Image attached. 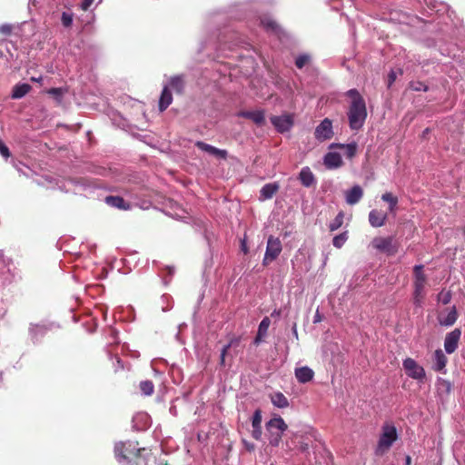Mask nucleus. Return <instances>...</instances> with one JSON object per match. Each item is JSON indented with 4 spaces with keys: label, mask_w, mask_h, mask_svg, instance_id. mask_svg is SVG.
<instances>
[{
    "label": "nucleus",
    "mask_w": 465,
    "mask_h": 465,
    "mask_svg": "<svg viewBox=\"0 0 465 465\" xmlns=\"http://www.w3.org/2000/svg\"><path fill=\"white\" fill-rule=\"evenodd\" d=\"M381 200L387 204L388 212L395 216V212L398 204L397 196L393 195L391 193H385L381 195Z\"/></svg>",
    "instance_id": "22"
},
{
    "label": "nucleus",
    "mask_w": 465,
    "mask_h": 465,
    "mask_svg": "<svg viewBox=\"0 0 465 465\" xmlns=\"http://www.w3.org/2000/svg\"><path fill=\"white\" fill-rule=\"evenodd\" d=\"M281 315V310H274L272 313V317H279Z\"/></svg>",
    "instance_id": "52"
},
{
    "label": "nucleus",
    "mask_w": 465,
    "mask_h": 465,
    "mask_svg": "<svg viewBox=\"0 0 465 465\" xmlns=\"http://www.w3.org/2000/svg\"><path fill=\"white\" fill-rule=\"evenodd\" d=\"M432 361V369L435 371L440 372L442 374L447 373L446 364L448 362V359L447 356L442 351V350L438 349L435 351Z\"/></svg>",
    "instance_id": "11"
},
{
    "label": "nucleus",
    "mask_w": 465,
    "mask_h": 465,
    "mask_svg": "<svg viewBox=\"0 0 465 465\" xmlns=\"http://www.w3.org/2000/svg\"><path fill=\"white\" fill-rule=\"evenodd\" d=\"M299 433H292V435L286 440L285 445L288 450H292L298 447Z\"/></svg>",
    "instance_id": "33"
},
{
    "label": "nucleus",
    "mask_w": 465,
    "mask_h": 465,
    "mask_svg": "<svg viewBox=\"0 0 465 465\" xmlns=\"http://www.w3.org/2000/svg\"><path fill=\"white\" fill-rule=\"evenodd\" d=\"M398 439L396 427L391 423H384L380 433V455L388 451Z\"/></svg>",
    "instance_id": "3"
},
{
    "label": "nucleus",
    "mask_w": 465,
    "mask_h": 465,
    "mask_svg": "<svg viewBox=\"0 0 465 465\" xmlns=\"http://www.w3.org/2000/svg\"><path fill=\"white\" fill-rule=\"evenodd\" d=\"M142 393L145 396H151L154 391V386L151 381H143L139 384Z\"/></svg>",
    "instance_id": "28"
},
{
    "label": "nucleus",
    "mask_w": 465,
    "mask_h": 465,
    "mask_svg": "<svg viewBox=\"0 0 465 465\" xmlns=\"http://www.w3.org/2000/svg\"><path fill=\"white\" fill-rule=\"evenodd\" d=\"M242 442H243V444H244L245 448H246L249 451H252V450H254L255 446H254V444H253V443L248 442L247 440H242Z\"/></svg>",
    "instance_id": "49"
},
{
    "label": "nucleus",
    "mask_w": 465,
    "mask_h": 465,
    "mask_svg": "<svg viewBox=\"0 0 465 465\" xmlns=\"http://www.w3.org/2000/svg\"><path fill=\"white\" fill-rule=\"evenodd\" d=\"M212 155H213L217 158L226 159L228 153L226 150H222V149H218L215 147L212 153Z\"/></svg>",
    "instance_id": "40"
},
{
    "label": "nucleus",
    "mask_w": 465,
    "mask_h": 465,
    "mask_svg": "<svg viewBox=\"0 0 465 465\" xmlns=\"http://www.w3.org/2000/svg\"><path fill=\"white\" fill-rule=\"evenodd\" d=\"M460 336L461 331L458 328L447 333L444 339V350L448 354H451L457 350Z\"/></svg>",
    "instance_id": "8"
},
{
    "label": "nucleus",
    "mask_w": 465,
    "mask_h": 465,
    "mask_svg": "<svg viewBox=\"0 0 465 465\" xmlns=\"http://www.w3.org/2000/svg\"><path fill=\"white\" fill-rule=\"evenodd\" d=\"M371 246L375 249H378V242L376 241V239H374L372 242H371Z\"/></svg>",
    "instance_id": "55"
},
{
    "label": "nucleus",
    "mask_w": 465,
    "mask_h": 465,
    "mask_svg": "<svg viewBox=\"0 0 465 465\" xmlns=\"http://www.w3.org/2000/svg\"><path fill=\"white\" fill-rule=\"evenodd\" d=\"M314 135L319 141L331 139L333 135L331 121L328 118L322 121V123L316 127Z\"/></svg>",
    "instance_id": "9"
},
{
    "label": "nucleus",
    "mask_w": 465,
    "mask_h": 465,
    "mask_svg": "<svg viewBox=\"0 0 465 465\" xmlns=\"http://www.w3.org/2000/svg\"><path fill=\"white\" fill-rule=\"evenodd\" d=\"M61 21L64 27H70L73 24V15L64 12L62 14Z\"/></svg>",
    "instance_id": "38"
},
{
    "label": "nucleus",
    "mask_w": 465,
    "mask_h": 465,
    "mask_svg": "<svg viewBox=\"0 0 465 465\" xmlns=\"http://www.w3.org/2000/svg\"><path fill=\"white\" fill-rule=\"evenodd\" d=\"M299 180L301 183L307 188L314 185L316 183L315 176L308 166L301 170Z\"/></svg>",
    "instance_id": "15"
},
{
    "label": "nucleus",
    "mask_w": 465,
    "mask_h": 465,
    "mask_svg": "<svg viewBox=\"0 0 465 465\" xmlns=\"http://www.w3.org/2000/svg\"><path fill=\"white\" fill-rule=\"evenodd\" d=\"M405 464L406 465H411V456L407 455L405 457Z\"/></svg>",
    "instance_id": "54"
},
{
    "label": "nucleus",
    "mask_w": 465,
    "mask_h": 465,
    "mask_svg": "<svg viewBox=\"0 0 465 465\" xmlns=\"http://www.w3.org/2000/svg\"><path fill=\"white\" fill-rule=\"evenodd\" d=\"M195 146L197 148H199L200 150L208 153L209 154H212L213 149L215 148L214 146H213L211 144H208V143H206L204 142H202V141H197L195 143Z\"/></svg>",
    "instance_id": "37"
},
{
    "label": "nucleus",
    "mask_w": 465,
    "mask_h": 465,
    "mask_svg": "<svg viewBox=\"0 0 465 465\" xmlns=\"http://www.w3.org/2000/svg\"><path fill=\"white\" fill-rule=\"evenodd\" d=\"M32 89L29 84H17L13 87L11 97L13 99H20L26 95Z\"/></svg>",
    "instance_id": "23"
},
{
    "label": "nucleus",
    "mask_w": 465,
    "mask_h": 465,
    "mask_svg": "<svg viewBox=\"0 0 465 465\" xmlns=\"http://www.w3.org/2000/svg\"><path fill=\"white\" fill-rule=\"evenodd\" d=\"M261 25L268 31H272V32H276L278 30V24L269 18V17H264V18H262L261 19Z\"/></svg>",
    "instance_id": "32"
},
{
    "label": "nucleus",
    "mask_w": 465,
    "mask_h": 465,
    "mask_svg": "<svg viewBox=\"0 0 465 465\" xmlns=\"http://www.w3.org/2000/svg\"><path fill=\"white\" fill-rule=\"evenodd\" d=\"M265 426L268 432L269 444L272 447H278L283 433L288 429V425L281 416H275L268 420Z\"/></svg>",
    "instance_id": "2"
},
{
    "label": "nucleus",
    "mask_w": 465,
    "mask_h": 465,
    "mask_svg": "<svg viewBox=\"0 0 465 465\" xmlns=\"http://www.w3.org/2000/svg\"><path fill=\"white\" fill-rule=\"evenodd\" d=\"M272 403L280 409H284L289 406V401L283 393L278 391L270 395Z\"/></svg>",
    "instance_id": "24"
},
{
    "label": "nucleus",
    "mask_w": 465,
    "mask_h": 465,
    "mask_svg": "<svg viewBox=\"0 0 465 465\" xmlns=\"http://www.w3.org/2000/svg\"><path fill=\"white\" fill-rule=\"evenodd\" d=\"M278 190L279 185L276 183H266L261 189V197L264 200L271 199Z\"/></svg>",
    "instance_id": "25"
},
{
    "label": "nucleus",
    "mask_w": 465,
    "mask_h": 465,
    "mask_svg": "<svg viewBox=\"0 0 465 465\" xmlns=\"http://www.w3.org/2000/svg\"><path fill=\"white\" fill-rule=\"evenodd\" d=\"M309 62V56L308 55H300L295 60V65L298 68H302L307 63Z\"/></svg>",
    "instance_id": "39"
},
{
    "label": "nucleus",
    "mask_w": 465,
    "mask_h": 465,
    "mask_svg": "<svg viewBox=\"0 0 465 465\" xmlns=\"http://www.w3.org/2000/svg\"><path fill=\"white\" fill-rule=\"evenodd\" d=\"M324 164L327 168H338L341 166V156L338 153L330 152L324 156Z\"/></svg>",
    "instance_id": "18"
},
{
    "label": "nucleus",
    "mask_w": 465,
    "mask_h": 465,
    "mask_svg": "<svg viewBox=\"0 0 465 465\" xmlns=\"http://www.w3.org/2000/svg\"><path fill=\"white\" fill-rule=\"evenodd\" d=\"M271 325V320L269 317H264L259 324L258 333L260 336H267L268 329Z\"/></svg>",
    "instance_id": "34"
},
{
    "label": "nucleus",
    "mask_w": 465,
    "mask_h": 465,
    "mask_svg": "<svg viewBox=\"0 0 465 465\" xmlns=\"http://www.w3.org/2000/svg\"><path fill=\"white\" fill-rule=\"evenodd\" d=\"M438 382H439V384H440L442 387H444L446 389L447 392L450 391V390H451V383L449 381L441 379V378H439L438 379Z\"/></svg>",
    "instance_id": "44"
},
{
    "label": "nucleus",
    "mask_w": 465,
    "mask_h": 465,
    "mask_svg": "<svg viewBox=\"0 0 465 465\" xmlns=\"http://www.w3.org/2000/svg\"><path fill=\"white\" fill-rule=\"evenodd\" d=\"M241 249L243 252V253H245V254L248 253V252H249L245 239L242 240V242H241Z\"/></svg>",
    "instance_id": "50"
},
{
    "label": "nucleus",
    "mask_w": 465,
    "mask_h": 465,
    "mask_svg": "<svg viewBox=\"0 0 465 465\" xmlns=\"http://www.w3.org/2000/svg\"><path fill=\"white\" fill-rule=\"evenodd\" d=\"M385 219H386V215H384L382 218L380 217V223H379L380 227L383 225Z\"/></svg>",
    "instance_id": "56"
},
{
    "label": "nucleus",
    "mask_w": 465,
    "mask_h": 465,
    "mask_svg": "<svg viewBox=\"0 0 465 465\" xmlns=\"http://www.w3.org/2000/svg\"><path fill=\"white\" fill-rule=\"evenodd\" d=\"M402 366L406 374L411 379L419 381H422L425 379L424 368L412 358H406L402 362Z\"/></svg>",
    "instance_id": "7"
},
{
    "label": "nucleus",
    "mask_w": 465,
    "mask_h": 465,
    "mask_svg": "<svg viewBox=\"0 0 465 465\" xmlns=\"http://www.w3.org/2000/svg\"><path fill=\"white\" fill-rule=\"evenodd\" d=\"M0 154L7 159L10 156V152L8 147L5 144V143L0 139Z\"/></svg>",
    "instance_id": "42"
},
{
    "label": "nucleus",
    "mask_w": 465,
    "mask_h": 465,
    "mask_svg": "<svg viewBox=\"0 0 465 465\" xmlns=\"http://www.w3.org/2000/svg\"><path fill=\"white\" fill-rule=\"evenodd\" d=\"M414 304L421 306L424 299V288L426 283V275L423 273V265L418 264L414 266Z\"/></svg>",
    "instance_id": "4"
},
{
    "label": "nucleus",
    "mask_w": 465,
    "mask_h": 465,
    "mask_svg": "<svg viewBox=\"0 0 465 465\" xmlns=\"http://www.w3.org/2000/svg\"><path fill=\"white\" fill-rule=\"evenodd\" d=\"M438 302H441L442 304H448L451 301V292L450 291H441L438 294Z\"/></svg>",
    "instance_id": "36"
},
{
    "label": "nucleus",
    "mask_w": 465,
    "mask_h": 465,
    "mask_svg": "<svg viewBox=\"0 0 465 465\" xmlns=\"http://www.w3.org/2000/svg\"><path fill=\"white\" fill-rule=\"evenodd\" d=\"M105 203L113 207L118 208L120 210H128L131 205L129 203H126L123 197L121 196H114L109 195L105 197Z\"/></svg>",
    "instance_id": "19"
},
{
    "label": "nucleus",
    "mask_w": 465,
    "mask_h": 465,
    "mask_svg": "<svg viewBox=\"0 0 465 465\" xmlns=\"http://www.w3.org/2000/svg\"><path fill=\"white\" fill-rule=\"evenodd\" d=\"M343 221H344V213H343V212H340L336 215V217L333 219V221L330 223V224H329L330 231L334 232V231L338 230L343 224Z\"/></svg>",
    "instance_id": "29"
},
{
    "label": "nucleus",
    "mask_w": 465,
    "mask_h": 465,
    "mask_svg": "<svg viewBox=\"0 0 465 465\" xmlns=\"http://www.w3.org/2000/svg\"><path fill=\"white\" fill-rule=\"evenodd\" d=\"M13 32V25L9 24H5L0 25V34L4 35H10Z\"/></svg>",
    "instance_id": "41"
},
{
    "label": "nucleus",
    "mask_w": 465,
    "mask_h": 465,
    "mask_svg": "<svg viewBox=\"0 0 465 465\" xmlns=\"http://www.w3.org/2000/svg\"><path fill=\"white\" fill-rule=\"evenodd\" d=\"M314 376L313 371L307 367H301L295 370V377L301 383H306L312 380Z\"/></svg>",
    "instance_id": "17"
},
{
    "label": "nucleus",
    "mask_w": 465,
    "mask_h": 465,
    "mask_svg": "<svg viewBox=\"0 0 465 465\" xmlns=\"http://www.w3.org/2000/svg\"><path fill=\"white\" fill-rule=\"evenodd\" d=\"M292 332H293V335L298 338V331H297V325L296 323H294L293 327H292Z\"/></svg>",
    "instance_id": "53"
},
{
    "label": "nucleus",
    "mask_w": 465,
    "mask_h": 465,
    "mask_svg": "<svg viewBox=\"0 0 465 465\" xmlns=\"http://www.w3.org/2000/svg\"><path fill=\"white\" fill-rule=\"evenodd\" d=\"M458 318V313L455 306H452L450 311L448 312L446 316H440L439 317V323L441 326H451L453 325Z\"/></svg>",
    "instance_id": "21"
},
{
    "label": "nucleus",
    "mask_w": 465,
    "mask_h": 465,
    "mask_svg": "<svg viewBox=\"0 0 465 465\" xmlns=\"http://www.w3.org/2000/svg\"><path fill=\"white\" fill-rule=\"evenodd\" d=\"M237 115L239 117L246 118L252 120L257 125H263L265 124V115L264 111L256 110V111H240Z\"/></svg>",
    "instance_id": "12"
},
{
    "label": "nucleus",
    "mask_w": 465,
    "mask_h": 465,
    "mask_svg": "<svg viewBox=\"0 0 465 465\" xmlns=\"http://www.w3.org/2000/svg\"><path fill=\"white\" fill-rule=\"evenodd\" d=\"M349 98L347 116L351 130L361 129L367 117L366 104L361 94L356 89H350L345 93Z\"/></svg>",
    "instance_id": "1"
},
{
    "label": "nucleus",
    "mask_w": 465,
    "mask_h": 465,
    "mask_svg": "<svg viewBox=\"0 0 465 465\" xmlns=\"http://www.w3.org/2000/svg\"><path fill=\"white\" fill-rule=\"evenodd\" d=\"M240 342V338H232L228 344L223 346V348L221 351L220 355V365L222 367L225 366V357L228 353L229 349L233 345H238Z\"/></svg>",
    "instance_id": "27"
},
{
    "label": "nucleus",
    "mask_w": 465,
    "mask_h": 465,
    "mask_svg": "<svg viewBox=\"0 0 465 465\" xmlns=\"http://www.w3.org/2000/svg\"><path fill=\"white\" fill-rule=\"evenodd\" d=\"M282 246L280 239L272 235L269 236L267 240L265 254L262 260V264L266 266L270 262L276 260L280 253L282 252Z\"/></svg>",
    "instance_id": "5"
},
{
    "label": "nucleus",
    "mask_w": 465,
    "mask_h": 465,
    "mask_svg": "<svg viewBox=\"0 0 465 465\" xmlns=\"http://www.w3.org/2000/svg\"><path fill=\"white\" fill-rule=\"evenodd\" d=\"M265 337L266 336H260V333L257 332L256 337L253 340V344L256 346L259 345Z\"/></svg>",
    "instance_id": "48"
},
{
    "label": "nucleus",
    "mask_w": 465,
    "mask_h": 465,
    "mask_svg": "<svg viewBox=\"0 0 465 465\" xmlns=\"http://www.w3.org/2000/svg\"><path fill=\"white\" fill-rule=\"evenodd\" d=\"M271 123L280 133L288 132L293 125L292 117L289 114L272 116Z\"/></svg>",
    "instance_id": "10"
},
{
    "label": "nucleus",
    "mask_w": 465,
    "mask_h": 465,
    "mask_svg": "<svg viewBox=\"0 0 465 465\" xmlns=\"http://www.w3.org/2000/svg\"><path fill=\"white\" fill-rule=\"evenodd\" d=\"M93 3H94V0H83V2L81 4V7L84 11H86L89 9V7L92 5Z\"/></svg>",
    "instance_id": "46"
},
{
    "label": "nucleus",
    "mask_w": 465,
    "mask_h": 465,
    "mask_svg": "<svg viewBox=\"0 0 465 465\" xmlns=\"http://www.w3.org/2000/svg\"><path fill=\"white\" fill-rule=\"evenodd\" d=\"M321 321H322L321 314H320V313H319V312L317 311V312H316V314L314 315L313 322H314V323H317V322H320Z\"/></svg>",
    "instance_id": "51"
},
{
    "label": "nucleus",
    "mask_w": 465,
    "mask_h": 465,
    "mask_svg": "<svg viewBox=\"0 0 465 465\" xmlns=\"http://www.w3.org/2000/svg\"><path fill=\"white\" fill-rule=\"evenodd\" d=\"M173 102V95L168 86H164L160 99H159V110L160 112L165 111Z\"/></svg>",
    "instance_id": "20"
},
{
    "label": "nucleus",
    "mask_w": 465,
    "mask_h": 465,
    "mask_svg": "<svg viewBox=\"0 0 465 465\" xmlns=\"http://www.w3.org/2000/svg\"><path fill=\"white\" fill-rule=\"evenodd\" d=\"M369 221L373 227L378 226V213L375 210H372L369 214Z\"/></svg>",
    "instance_id": "43"
},
{
    "label": "nucleus",
    "mask_w": 465,
    "mask_h": 465,
    "mask_svg": "<svg viewBox=\"0 0 465 465\" xmlns=\"http://www.w3.org/2000/svg\"><path fill=\"white\" fill-rule=\"evenodd\" d=\"M363 192L361 186L355 185L345 193L346 203L350 205L357 203L362 197Z\"/></svg>",
    "instance_id": "16"
},
{
    "label": "nucleus",
    "mask_w": 465,
    "mask_h": 465,
    "mask_svg": "<svg viewBox=\"0 0 465 465\" xmlns=\"http://www.w3.org/2000/svg\"><path fill=\"white\" fill-rule=\"evenodd\" d=\"M124 447V444L117 446L115 448V452L118 457L127 460L126 465H147V460L152 456L150 450H146L144 448L139 449L134 459H129L125 454L120 451V449H123Z\"/></svg>",
    "instance_id": "6"
},
{
    "label": "nucleus",
    "mask_w": 465,
    "mask_h": 465,
    "mask_svg": "<svg viewBox=\"0 0 465 465\" xmlns=\"http://www.w3.org/2000/svg\"><path fill=\"white\" fill-rule=\"evenodd\" d=\"M395 79H396V74H395V72L391 71L388 76V86L389 87L394 83Z\"/></svg>",
    "instance_id": "47"
},
{
    "label": "nucleus",
    "mask_w": 465,
    "mask_h": 465,
    "mask_svg": "<svg viewBox=\"0 0 465 465\" xmlns=\"http://www.w3.org/2000/svg\"><path fill=\"white\" fill-rule=\"evenodd\" d=\"M47 93L55 96H62L63 94L61 88H51L47 91Z\"/></svg>",
    "instance_id": "45"
},
{
    "label": "nucleus",
    "mask_w": 465,
    "mask_h": 465,
    "mask_svg": "<svg viewBox=\"0 0 465 465\" xmlns=\"http://www.w3.org/2000/svg\"><path fill=\"white\" fill-rule=\"evenodd\" d=\"M298 449L302 452H306L309 450L310 444L308 442V438L305 435L300 434V437L298 439Z\"/></svg>",
    "instance_id": "35"
},
{
    "label": "nucleus",
    "mask_w": 465,
    "mask_h": 465,
    "mask_svg": "<svg viewBox=\"0 0 465 465\" xmlns=\"http://www.w3.org/2000/svg\"><path fill=\"white\" fill-rule=\"evenodd\" d=\"M398 251V242L393 237L380 239V252L393 255Z\"/></svg>",
    "instance_id": "13"
},
{
    "label": "nucleus",
    "mask_w": 465,
    "mask_h": 465,
    "mask_svg": "<svg viewBox=\"0 0 465 465\" xmlns=\"http://www.w3.org/2000/svg\"><path fill=\"white\" fill-rule=\"evenodd\" d=\"M348 238H349L348 232L345 231V232L333 237L332 244L335 248L340 249L344 245V243L347 242Z\"/></svg>",
    "instance_id": "30"
},
{
    "label": "nucleus",
    "mask_w": 465,
    "mask_h": 465,
    "mask_svg": "<svg viewBox=\"0 0 465 465\" xmlns=\"http://www.w3.org/2000/svg\"><path fill=\"white\" fill-rule=\"evenodd\" d=\"M336 146L341 148L348 158H352L356 154L357 145L355 143L336 144Z\"/></svg>",
    "instance_id": "31"
},
{
    "label": "nucleus",
    "mask_w": 465,
    "mask_h": 465,
    "mask_svg": "<svg viewBox=\"0 0 465 465\" xmlns=\"http://www.w3.org/2000/svg\"><path fill=\"white\" fill-rule=\"evenodd\" d=\"M252 436L254 440H260L262 439V411L256 410L252 419Z\"/></svg>",
    "instance_id": "14"
},
{
    "label": "nucleus",
    "mask_w": 465,
    "mask_h": 465,
    "mask_svg": "<svg viewBox=\"0 0 465 465\" xmlns=\"http://www.w3.org/2000/svg\"><path fill=\"white\" fill-rule=\"evenodd\" d=\"M184 85H185V83H184L183 78L180 75H175V76L171 77L168 87H171L177 94H183Z\"/></svg>",
    "instance_id": "26"
}]
</instances>
